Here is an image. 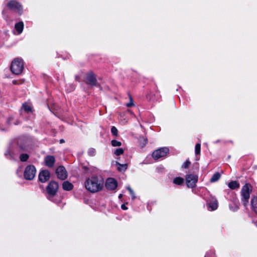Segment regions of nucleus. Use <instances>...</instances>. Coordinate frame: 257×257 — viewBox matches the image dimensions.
<instances>
[{
	"label": "nucleus",
	"mask_w": 257,
	"mask_h": 257,
	"mask_svg": "<svg viewBox=\"0 0 257 257\" xmlns=\"http://www.w3.org/2000/svg\"><path fill=\"white\" fill-rule=\"evenodd\" d=\"M8 7L9 9L18 13L20 14H21L22 13V6L15 1H11L8 4Z\"/></svg>",
	"instance_id": "1a4fd4ad"
},
{
	"label": "nucleus",
	"mask_w": 257,
	"mask_h": 257,
	"mask_svg": "<svg viewBox=\"0 0 257 257\" xmlns=\"http://www.w3.org/2000/svg\"><path fill=\"white\" fill-rule=\"evenodd\" d=\"M23 107L24 110L27 112L31 111V106L26 104H23Z\"/></svg>",
	"instance_id": "cd10ccee"
},
{
	"label": "nucleus",
	"mask_w": 257,
	"mask_h": 257,
	"mask_svg": "<svg viewBox=\"0 0 257 257\" xmlns=\"http://www.w3.org/2000/svg\"><path fill=\"white\" fill-rule=\"evenodd\" d=\"M251 207L255 214H257V196H253L251 200Z\"/></svg>",
	"instance_id": "2eb2a0df"
},
{
	"label": "nucleus",
	"mask_w": 257,
	"mask_h": 257,
	"mask_svg": "<svg viewBox=\"0 0 257 257\" xmlns=\"http://www.w3.org/2000/svg\"><path fill=\"white\" fill-rule=\"evenodd\" d=\"M130 102L126 104L127 107H132L134 105V104L133 101V98L131 97V96H130Z\"/></svg>",
	"instance_id": "c756f323"
},
{
	"label": "nucleus",
	"mask_w": 257,
	"mask_h": 257,
	"mask_svg": "<svg viewBox=\"0 0 257 257\" xmlns=\"http://www.w3.org/2000/svg\"><path fill=\"white\" fill-rule=\"evenodd\" d=\"M184 179L181 177H176L173 180V183L176 185H181L184 182Z\"/></svg>",
	"instance_id": "4be33fe9"
},
{
	"label": "nucleus",
	"mask_w": 257,
	"mask_h": 257,
	"mask_svg": "<svg viewBox=\"0 0 257 257\" xmlns=\"http://www.w3.org/2000/svg\"><path fill=\"white\" fill-rule=\"evenodd\" d=\"M127 189L129 191L130 194L132 195L133 199H135L136 196L134 191L130 187H127Z\"/></svg>",
	"instance_id": "bb28decb"
},
{
	"label": "nucleus",
	"mask_w": 257,
	"mask_h": 257,
	"mask_svg": "<svg viewBox=\"0 0 257 257\" xmlns=\"http://www.w3.org/2000/svg\"><path fill=\"white\" fill-rule=\"evenodd\" d=\"M122 197V194H119L118 197L119 198H121Z\"/></svg>",
	"instance_id": "c9c22d12"
},
{
	"label": "nucleus",
	"mask_w": 257,
	"mask_h": 257,
	"mask_svg": "<svg viewBox=\"0 0 257 257\" xmlns=\"http://www.w3.org/2000/svg\"><path fill=\"white\" fill-rule=\"evenodd\" d=\"M169 152V150L168 148H162L154 151L152 154V157L154 159L157 160L166 156Z\"/></svg>",
	"instance_id": "0eeeda50"
},
{
	"label": "nucleus",
	"mask_w": 257,
	"mask_h": 257,
	"mask_svg": "<svg viewBox=\"0 0 257 257\" xmlns=\"http://www.w3.org/2000/svg\"><path fill=\"white\" fill-rule=\"evenodd\" d=\"M121 208L123 210H126L127 209V208L125 206V205L124 204H122L121 206Z\"/></svg>",
	"instance_id": "473e14b6"
},
{
	"label": "nucleus",
	"mask_w": 257,
	"mask_h": 257,
	"mask_svg": "<svg viewBox=\"0 0 257 257\" xmlns=\"http://www.w3.org/2000/svg\"><path fill=\"white\" fill-rule=\"evenodd\" d=\"M139 141L140 143V146L143 148L148 143V140L147 138L144 137H140L139 138Z\"/></svg>",
	"instance_id": "aec40b11"
},
{
	"label": "nucleus",
	"mask_w": 257,
	"mask_h": 257,
	"mask_svg": "<svg viewBox=\"0 0 257 257\" xmlns=\"http://www.w3.org/2000/svg\"><path fill=\"white\" fill-rule=\"evenodd\" d=\"M62 188L66 191L71 190L73 188V185L68 181H64L62 184Z\"/></svg>",
	"instance_id": "4468645a"
},
{
	"label": "nucleus",
	"mask_w": 257,
	"mask_h": 257,
	"mask_svg": "<svg viewBox=\"0 0 257 257\" xmlns=\"http://www.w3.org/2000/svg\"><path fill=\"white\" fill-rule=\"evenodd\" d=\"M58 184L56 182H50L47 187V192L49 195L52 197L54 196L58 191Z\"/></svg>",
	"instance_id": "423d86ee"
},
{
	"label": "nucleus",
	"mask_w": 257,
	"mask_h": 257,
	"mask_svg": "<svg viewBox=\"0 0 257 257\" xmlns=\"http://www.w3.org/2000/svg\"><path fill=\"white\" fill-rule=\"evenodd\" d=\"M195 153L198 155L200 153V144H197L195 146Z\"/></svg>",
	"instance_id": "a878e982"
},
{
	"label": "nucleus",
	"mask_w": 257,
	"mask_h": 257,
	"mask_svg": "<svg viewBox=\"0 0 257 257\" xmlns=\"http://www.w3.org/2000/svg\"><path fill=\"white\" fill-rule=\"evenodd\" d=\"M29 158V155L26 154H22L21 155L20 159L21 161L22 162H25Z\"/></svg>",
	"instance_id": "5701e85b"
},
{
	"label": "nucleus",
	"mask_w": 257,
	"mask_h": 257,
	"mask_svg": "<svg viewBox=\"0 0 257 257\" xmlns=\"http://www.w3.org/2000/svg\"><path fill=\"white\" fill-rule=\"evenodd\" d=\"M56 173L58 178L62 180H65L68 177L67 172L65 167L62 166L57 168Z\"/></svg>",
	"instance_id": "9d476101"
},
{
	"label": "nucleus",
	"mask_w": 257,
	"mask_h": 257,
	"mask_svg": "<svg viewBox=\"0 0 257 257\" xmlns=\"http://www.w3.org/2000/svg\"><path fill=\"white\" fill-rule=\"evenodd\" d=\"M115 164L118 166L117 169L119 172L125 171L127 168V164H121L117 162H116Z\"/></svg>",
	"instance_id": "dca6fc26"
},
{
	"label": "nucleus",
	"mask_w": 257,
	"mask_h": 257,
	"mask_svg": "<svg viewBox=\"0 0 257 257\" xmlns=\"http://www.w3.org/2000/svg\"><path fill=\"white\" fill-rule=\"evenodd\" d=\"M111 145L113 147H119L121 146V143L120 142L116 140H112L111 141Z\"/></svg>",
	"instance_id": "b1692460"
},
{
	"label": "nucleus",
	"mask_w": 257,
	"mask_h": 257,
	"mask_svg": "<svg viewBox=\"0 0 257 257\" xmlns=\"http://www.w3.org/2000/svg\"><path fill=\"white\" fill-rule=\"evenodd\" d=\"M36 170L34 166L32 165H28L25 169L24 176L25 179L32 180L36 175Z\"/></svg>",
	"instance_id": "20e7f679"
},
{
	"label": "nucleus",
	"mask_w": 257,
	"mask_h": 257,
	"mask_svg": "<svg viewBox=\"0 0 257 257\" xmlns=\"http://www.w3.org/2000/svg\"><path fill=\"white\" fill-rule=\"evenodd\" d=\"M228 187L232 189H235L239 188V184L236 181H231L228 183Z\"/></svg>",
	"instance_id": "6ab92c4d"
},
{
	"label": "nucleus",
	"mask_w": 257,
	"mask_h": 257,
	"mask_svg": "<svg viewBox=\"0 0 257 257\" xmlns=\"http://www.w3.org/2000/svg\"><path fill=\"white\" fill-rule=\"evenodd\" d=\"M123 153V150L121 148L117 149L114 152V154L116 156H119L121 154H122Z\"/></svg>",
	"instance_id": "393cba45"
},
{
	"label": "nucleus",
	"mask_w": 257,
	"mask_h": 257,
	"mask_svg": "<svg viewBox=\"0 0 257 257\" xmlns=\"http://www.w3.org/2000/svg\"><path fill=\"white\" fill-rule=\"evenodd\" d=\"M24 69V64L22 60L20 58H15L11 63V70L13 73L19 75Z\"/></svg>",
	"instance_id": "f03ea898"
},
{
	"label": "nucleus",
	"mask_w": 257,
	"mask_h": 257,
	"mask_svg": "<svg viewBox=\"0 0 257 257\" xmlns=\"http://www.w3.org/2000/svg\"><path fill=\"white\" fill-rule=\"evenodd\" d=\"M220 178V174L219 173L217 172L213 174L211 178L210 179L211 182H215L218 181Z\"/></svg>",
	"instance_id": "412c9836"
},
{
	"label": "nucleus",
	"mask_w": 257,
	"mask_h": 257,
	"mask_svg": "<svg viewBox=\"0 0 257 257\" xmlns=\"http://www.w3.org/2000/svg\"><path fill=\"white\" fill-rule=\"evenodd\" d=\"M117 185V182L113 178H108L106 180L105 187L108 190H114Z\"/></svg>",
	"instance_id": "f8f14e48"
},
{
	"label": "nucleus",
	"mask_w": 257,
	"mask_h": 257,
	"mask_svg": "<svg viewBox=\"0 0 257 257\" xmlns=\"http://www.w3.org/2000/svg\"><path fill=\"white\" fill-rule=\"evenodd\" d=\"M13 119H14V118H13V117H10L8 118V120H7V122H8V123L9 124H11V122H10L11 121V120H13Z\"/></svg>",
	"instance_id": "2f4dec72"
},
{
	"label": "nucleus",
	"mask_w": 257,
	"mask_h": 257,
	"mask_svg": "<svg viewBox=\"0 0 257 257\" xmlns=\"http://www.w3.org/2000/svg\"><path fill=\"white\" fill-rule=\"evenodd\" d=\"M50 172L46 170L42 171L39 175V179L42 183L47 181L50 179Z\"/></svg>",
	"instance_id": "9b49d317"
},
{
	"label": "nucleus",
	"mask_w": 257,
	"mask_h": 257,
	"mask_svg": "<svg viewBox=\"0 0 257 257\" xmlns=\"http://www.w3.org/2000/svg\"><path fill=\"white\" fill-rule=\"evenodd\" d=\"M64 142H65V141H64V140L63 139H61V140H60V144H62V143H63Z\"/></svg>",
	"instance_id": "72a5a7b5"
},
{
	"label": "nucleus",
	"mask_w": 257,
	"mask_h": 257,
	"mask_svg": "<svg viewBox=\"0 0 257 257\" xmlns=\"http://www.w3.org/2000/svg\"><path fill=\"white\" fill-rule=\"evenodd\" d=\"M55 162V159L54 156L51 155L47 156L45 158V164L48 167H52Z\"/></svg>",
	"instance_id": "ddd939ff"
},
{
	"label": "nucleus",
	"mask_w": 257,
	"mask_h": 257,
	"mask_svg": "<svg viewBox=\"0 0 257 257\" xmlns=\"http://www.w3.org/2000/svg\"><path fill=\"white\" fill-rule=\"evenodd\" d=\"M15 29L19 34H21L24 29V24L22 22H19L15 25Z\"/></svg>",
	"instance_id": "f3484780"
},
{
	"label": "nucleus",
	"mask_w": 257,
	"mask_h": 257,
	"mask_svg": "<svg viewBox=\"0 0 257 257\" xmlns=\"http://www.w3.org/2000/svg\"><path fill=\"white\" fill-rule=\"evenodd\" d=\"M111 133L115 136L117 135V130L115 126H112L111 129Z\"/></svg>",
	"instance_id": "c85d7f7f"
},
{
	"label": "nucleus",
	"mask_w": 257,
	"mask_h": 257,
	"mask_svg": "<svg viewBox=\"0 0 257 257\" xmlns=\"http://www.w3.org/2000/svg\"><path fill=\"white\" fill-rule=\"evenodd\" d=\"M85 187L91 192L100 191L103 186V180L101 177H92L85 182Z\"/></svg>",
	"instance_id": "f257e3e1"
},
{
	"label": "nucleus",
	"mask_w": 257,
	"mask_h": 257,
	"mask_svg": "<svg viewBox=\"0 0 257 257\" xmlns=\"http://www.w3.org/2000/svg\"><path fill=\"white\" fill-rule=\"evenodd\" d=\"M13 83L14 84H18V82H17V81L16 80H14V81H13Z\"/></svg>",
	"instance_id": "f704fd0d"
},
{
	"label": "nucleus",
	"mask_w": 257,
	"mask_h": 257,
	"mask_svg": "<svg viewBox=\"0 0 257 257\" xmlns=\"http://www.w3.org/2000/svg\"><path fill=\"white\" fill-rule=\"evenodd\" d=\"M75 79L76 80H78L79 79V77L76 76V77H75Z\"/></svg>",
	"instance_id": "e433bc0d"
},
{
	"label": "nucleus",
	"mask_w": 257,
	"mask_h": 257,
	"mask_svg": "<svg viewBox=\"0 0 257 257\" xmlns=\"http://www.w3.org/2000/svg\"><path fill=\"white\" fill-rule=\"evenodd\" d=\"M86 83L92 86H96L100 87L95 75L92 71H90L87 74L86 76Z\"/></svg>",
	"instance_id": "39448f33"
},
{
	"label": "nucleus",
	"mask_w": 257,
	"mask_h": 257,
	"mask_svg": "<svg viewBox=\"0 0 257 257\" xmlns=\"http://www.w3.org/2000/svg\"><path fill=\"white\" fill-rule=\"evenodd\" d=\"M250 185L248 184L244 185L241 189L242 202L243 205L246 207L248 203L250 194L251 191Z\"/></svg>",
	"instance_id": "7ed1b4c3"
},
{
	"label": "nucleus",
	"mask_w": 257,
	"mask_h": 257,
	"mask_svg": "<svg viewBox=\"0 0 257 257\" xmlns=\"http://www.w3.org/2000/svg\"><path fill=\"white\" fill-rule=\"evenodd\" d=\"M209 208H211L212 210H216L218 207L217 201L216 200H213L210 201L208 203Z\"/></svg>",
	"instance_id": "a211bd4d"
},
{
	"label": "nucleus",
	"mask_w": 257,
	"mask_h": 257,
	"mask_svg": "<svg viewBox=\"0 0 257 257\" xmlns=\"http://www.w3.org/2000/svg\"><path fill=\"white\" fill-rule=\"evenodd\" d=\"M191 163L189 160H187L182 165V167L184 168H187L190 165Z\"/></svg>",
	"instance_id": "7c9ffc66"
},
{
	"label": "nucleus",
	"mask_w": 257,
	"mask_h": 257,
	"mask_svg": "<svg viewBox=\"0 0 257 257\" xmlns=\"http://www.w3.org/2000/svg\"><path fill=\"white\" fill-rule=\"evenodd\" d=\"M198 181V176L193 174L187 175L186 176V182L189 188H193L196 186Z\"/></svg>",
	"instance_id": "6e6552de"
}]
</instances>
